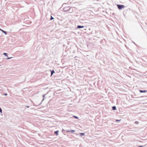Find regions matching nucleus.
<instances>
[{"instance_id": "obj_5", "label": "nucleus", "mask_w": 147, "mask_h": 147, "mask_svg": "<svg viewBox=\"0 0 147 147\" xmlns=\"http://www.w3.org/2000/svg\"><path fill=\"white\" fill-rule=\"evenodd\" d=\"M140 91L141 93L145 92H146V90H140Z\"/></svg>"}, {"instance_id": "obj_6", "label": "nucleus", "mask_w": 147, "mask_h": 147, "mask_svg": "<svg viewBox=\"0 0 147 147\" xmlns=\"http://www.w3.org/2000/svg\"><path fill=\"white\" fill-rule=\"evenodd\" d=\"M116 109V107L115 106L112 107V109L113 110H115Z\"/></svg>"}, {"instance_id": "obj_1", "label": "nucleus", "mask_w": 147, "mask_h": 147, "mask_svg": "<svg viewBox=\"0 0 147 147\" xmlns=\"http://www.w3.org/2000/svg\"><path fill=\"white\" fill-rule=\"evenodd\" d=\"M117 6L118 8L119 9H121L124 8V6L123 5H117Z\"/></svg>"}, {"instance_id": "obj_2", "label": "nucleus", "mask_w": 147, "mask_h": 147, "mask_svg": "<svg viewBox=\"0 0 147 147\" xmlns=\"http://www.w3.org/2000/svg\"><path fill=\"white\" fill-rule=\"evenodd\" d=\"M70 8L69 7H65L63 8V11L65 12L68 11L69 10Z\"/></svg>"}, {"instance_id": "obj_16", "label": "nucleus", "mask_w": 147, "mask_h": 147, "mask_svg": "<svg viewBox=\"0 0 147 147\" xmlns=\"http://www.w3.org/2000/svg\"><path fill=\"white\" fill-rule=\"evenodd\" d=\"M73 117L75 118H76V119H78V117L76 116H74Z\"/></svg>"}, {"instance_id": "obj_19", "label": "nucleus", "mask_w": 147, "mask_h": 147, "mask_svg": "<svg viewBox=\"0 0 147 147\" xmlns=\"http://www.w3.org/2000/svg\"><path fill=\"white\" fill-rule=\"evenodd\" d=\"M143 146H139V147H143Z\"/></svg>"}, {"instance_id": "obj_12", "label": "nucleus", "mask_w": 147, "mask_h": 147, "mask_svg": "<svg viewBox=\"0 0 147 147\" xmlns=\"http://www.w3.org/2000/svg\"><path fill=\"white\" fill-rule=\"evenodd\" d=\"M135 123L136 124H138L139 123V122L137 121H135Z\"/></svg>"}, {"instance_id": "obj_4", "label": "nucleus", "mask_w": 147, "mask_h": 147, "mask_svg": "<svg viewBox=\"0 0 147 147\" xmlns=\"http://www.w3.org/2000/svg\"><path fill=\"white\" fill-rule=\"evenodd\" d=\"M84 27V26H79V25L77 27V28H83Z\"/></svg>"}, {"instance_id": "obj_13", "label": "nucleus", "mask_w": 147, "mask_h": 147, "mask_svg": "<svg viewBox=\"0 0 147 147\" xmlns=\"http://www.w3.org/2000/svg\"><path fill=\"white\" fill-rule=\"evenodd\" d=\"M54 19V18H53L51 16V19H50V20H52L53 19Z\"/></svg>"}, {"instance_id": "obj_18", "label": "nucleus", "mask_w": 147, "mask_h": 147, "mask_svg": "<svg viewBox=\"0 0 147 147\" xmlns=\"http://www.w3.org/2000/svg\"><path fill=\"white\" fill-rule=\"evenodd\" d=\"M70 131L71 130H67V132H71Z\"/></svg>"}, {"instance_id": "obj_3", "label": "nucleus", "mask_w": 147, "mask_h": 147, "mask_svg": "<svg viewBox=\"0 0 147 147\" xmlns=\"http://www.w3.org/2000/svg\"><path fill=\"white\" fill-rule=\"evenodd\" d=\"M0 30H1V31L3 32V33H4L6 35L7 34V33L5 31H4V30L1 29L0 28Z\"/></svg>"}, {"instance_id": "obj_10", "label": "nucleus", "mask_w": 147, "mask_h": 147, "mask_svg": "<svg viewBox=\"0 0 147 147\" xmlns=\"http://www.w3.org/2000/svg\"><path fill=\"white\" fill-rule=\"evenodd\" d=\"M3 55L6 56H7V53H3Z\"/></svg>"}, {"instance_id": "obj_20", "label": "nucleus", "mask_w": 147, "mask_h": 147, "mask_svg": "<svg viewBox=\"0 0 147 147\" xmlns=\"http://www.w3.org/2000/svg\"><path fill=\"white\" fill-rule=\"evenodd\" d=\"M4 95H5V96H6V95H7V94H5Z\"/></svg>"}, {"instance_id": "obj_15", "label": "nucleus", "mask_w": 147, "mask_h": 147, "mask_svg": "<svg viewBox=\"0 0 147 147\" xmlns=\"http://www.w3.org/2000/svg\"><path fill=\"white\" fill-rule=\"evenodd\" d=\"M12 58V57H8L7 58V59H10Z\"/></svg>"}, {"instance_id": "obj_21", "label": "nucleus", "mask_w": 147, "mask_h": 147, "mask_svg": "<svg viewBox=\"0 0 147 147\" xmlns=\"http://www.w3.org/2000/svg\"><path fill=\"white\" fill-rule=\"evenodd\" d=\"M27 108H28L29 107L28 106H26V107Z\"/></svg>"}, {"instance_id": "obj_8", "label": "nucleus", "mask_w": 147, "mask_h": 147, "mask_svg": "<svg viewBox=\"0 0 147 147\" xmlns=\"http://www.w3.org/2000/svg\"><path fill=\"white\" fill-rule=\"evenodd\" d=\"M54 73H55V71H54L53 70L52 71H51V76H52L53 75V74Z\"/></svg>"}, {"instance_id": "obj_14", "label": "nucleus", "mask_w": 147, "mask_h": 147, "mask_svg": "<svg viewBox=\"0 0 147 147\" xmlns=\"http://www.w3.org/2000/svg\"><path fill=\"white\" fill-rule=\"evenodd\" d=\"M45 94H44L43 95V98H44L45 97ZM44 99V98H43L42 100V101Z\"/></svg>"}, {"instance_id": "obj_7", "label": "nucleus", "mask_w": 147, "mask_h": 147, "mask_svg": "<svg viewBox=\"0 0 147 147\" xmlns=\"http://www.w3.org/2000/svg\"><path fill=\"white\" fill-rule=\"evenodd\" d=\"M58 132H59V131H55L54 133L55 134H56V135L57 136L58 135Z\"/></svg>"}, {"instance_id": "obj_11", "label": "nucleus", "mask_w": 147, "mask_h": 147, "mask_svg": "<svg viewBox=\"0 0 147 147\" xmlns=\"http://www.w3.org/2000/svg\"><path fill=\"white\" fill-rule=\"evenodd\" d=\"M72 133H73L74 132H75V131L73 130H71L70 131Z\"/></svg>"}, {"instance_id": "obj_17", "label": "nucleus", "mask_w": 147, "mask_h": 147, "mask_svg": "<svg viewBox=\"0 0 147 147\" xmlns=\"http://www.w3.org/2000/svg\"><path fill=\"white\" fill-rule=\"evenodd\" d=\"M120 120H121V119H120L119 120H116V121H119Z\"/></svg>"}, {"instance_id": "obj_9", "label": "nucleus", "mask_w": 147, "mask_h": 147, "mask_svg": "<svg viewBox=\"0 0 147 147\" xmlns=\"http://www.w3.org/2000/svg\"><path fill=\"white\" fill-rule=\"evenodd\" d=\"M85 134L84 133H80V136H84Z\"/></svg>"}]
</instances>
